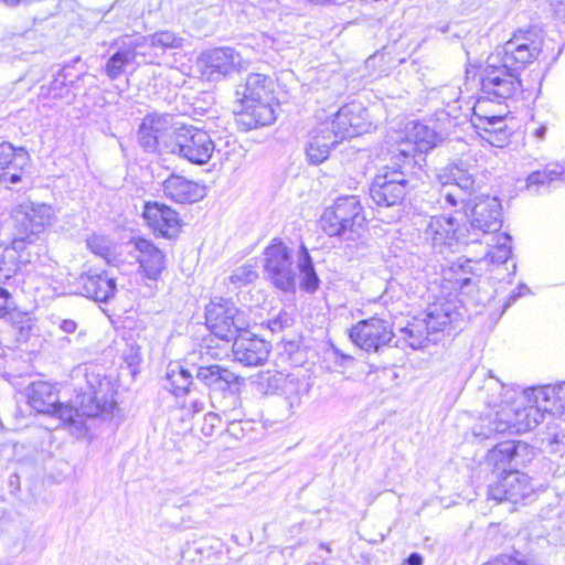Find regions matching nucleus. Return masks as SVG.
<instances>
[{
	"label": "nucleus",
	"instance_id": "1",
	"mask_svg": "<svg viewBox=\"0 0 565 565\" xmlns=\"http://www.w3.org/2000/svg\"><path fill=\"white\" fill-rule=\"evenodd\" d=\"M441 189L438 203L443 209L455 207L452 214L431 216L425 228V237L439 254L452 252L460 243L475 242L469 230L463 228L466 207L475 192V178L466 163L449 164L440 175Z\"/></svg>",
	"mask_w": 565,
	"mask_h": 565
},
{
	"label": "nucleus",
	"instance_id": "2",
	"mask_svg": "<svg viewBox=\"0 0 565 565\" xmlns=\"http://www.w3.org/2000/svg\"><path fill=\"white\" fill-rule=\"evenodd\" d=\"M542 40L535 30H521L489 56L481 74V92L488 98L501 100L512 98L521 92L518 72L539 55Z\"/></svg>",
	"mask_w": 565,
	"mask_h": 565
},
{
	"label": "nucleus",
	"instance_id": "3",
	"mask_svg": "<svg viewBox=\"0 0 565 565\" xmlns=\"http://www.w3.org/2000/svg\"><path fill=\"white\" fill-rule=\"evenodd\" d=\"M264 273L268 280L280 290L294 291L298 269L300 287L307 292H315L319 287L312 258L303 244L297 252V266H294L292 249L281 241L274 239L263 253Z\"/></svg>",
	"mask_w": 565,
	"mask_h": 565
},
{
	"label": "nucleus",
	"instance_id": "4",
	"mask_svg": "<svg viewBox=\"0 0 565 565\" xmlns=\"http://www.w3.org/2000/svg\"><path fill=\"white\" fill-rule=\"evenodd\" d=\"M489 390L498 393L487 401L490 407L489 413L480 417L479 423L473 427L472 433L477 437L490 438L495 434L524 433L526 428V399L523 392L516 397V391L495 380Z\"/></svg>",
	"mask_w": 565,
	"mask_h": 565
},
{
	"label": "nucleus",
	"instance_id": "5",
	"mask_svg": "<svg viewBox=\"0 0 565 565\" xmlns=\"http://www.w3.org/2000/svg\"><path fill=\"white\" fill-rule=\"evenodd\" d=\"M320 225L331 237L354 242L366 232L363 206L355 195L338 198L321 215Z\"/></svg>",
	"mask_w": 565,
	"mask_h": 565
},
{
	"label": "nucleus",
	"instance_id": "6",
	"mask_svg": "<svg viewBox=\"0 0 565 565\" xmlns=\"http://www.w3.org/2000/svg\"><path fill=\"white\" fill-rule=\"evenodd\" d=\"M454 315L451 303H434L427 309L425 318H414L399 330L397 342L404 341L413 350L424 349L429 342L438 341V332L452 322Z\"/></svg>",
	"mask_w": 565,
	"mask_h": 565
},
{
	"label": "nucleus",
	"instance_id": "7",
	"mask_svg": "<svg viewBox=\"0 0 565 565\" xmlns=\"http://www.w3.org/2000/svg\"><path fill=\"white\" fill-rule=\"evenodd\" d=\"M55 212L52 205L24 201L10 211V218L15 231L13 239H22L24 247L33 245L47 226L52 224Z\"/></svg>",
	"mask_w": 565,
	"mask_h": 565
},
{
	"label": "nucleus",
	"instance_id": "8",
	"mask_svg": "<svg viewBox=\"0 0 565 565\" xmlns=\"http://www.w3.org/2000/svg\"><path fill=\"white\" fill-rule=\"evenodd\" d=\"M206 326L211 332L227 342L249 328L247 315L226 299L212 300L205 311Z\"/></svg>",
	"mask_w": 565,
	"mask_h": 565
},
{
	"label": "nucleus",
	"instance_id": "9",
	"mask_svg": "<svg viewBox=\"0 0 565 565\" xmlns=\"http://www.w3.org/2000/svg\"><path fill=\"white\" fill-rule=\"evenodd\" d=\"M181 141L179 157L198 166L207 163L213 153L220 157V160H230V151H223L216 146L211 136L194 126H181Z\"/></svg>",
	"mask_w": 565,
	"mask_h": 565
},
{
	"label": "nucleus",
	"instance_id": "10",
	"mask_svg": "<svg viewBox=\"0 0 565 565\" xmlns=\"http://www.w3.org/2000/svg\"><path fill=\"white\" fill-rule=\"evenodd\" d=\"M198 65L209 81H220L248 67V61L230 46L216 47L203 52Z\"/></svg>",
	"mask_w": 565,
	"mask_h": 565
},
{
	"label": "nucleus",
	"instance_id": "11",
	"mask_svg": "<svg viewBox=\"0 0 565 565\" xmlns=\"http://www.w3.org/2000/svg\"><path fill=\"white\" fill-rule=\"evenodd\" d=\"M409 180L401 168L385 167L373 179L370 195L379 206H394L404 200Z\"/></svg>",
	"mask_w": 565,
	"mask_h": 565
},
{
	"label": "nucleus",
	"instance_id": "12",
	"mask_svg": "<svg viewBox=\"0 0 565 565\" xmlns=\"http://www.w3.org/2000/svg\"><path fill=\"white\" fill-rule=\"evenodd\" d=\"M350 340L366 352H379L386 348L395 337L388 320L371 317L352 326Z\"/></svg>",
	"mask_w": 565,
	"mask_h": 565
},
{
	"label": "nucleus",
	"instance_id": "13",
	"mask_svg": "<svg viewBox=\"0 0 565 565\" xmlns=\"http://www.w3.org/2000/svg\"><path fill=\"white\" fill-rule=\"evenodd\" d=\"M533 491L530 477L515 469L504 472L497 482L489 486V495L499 502L518 503L530 498Z\"/></svg>",
	"mask_w": 565,
	"mask_h": 565
},
{
	"label": "nucleus",
	"instance_id": "14",
	"mask_svg": "<svg viewBox=\"0 0 565 565\" xmlns=\"http://www.w3.org/2000/svg\"><path fill=\"white\" fill-rule=\"evenodd\" d=\"M114 390L109 380L98 381V385H90L88 391L77 395L76 405L82 417H96L110 414L115 407Z\"/></svg>",
	"mask_w": 565,
	"mask_h": 565
},
{
	"label": "nucleus",
	"instance_id": "15",
	"mask_svg": "<svg viewBox=\"0 0 565 565\" xmlns=\"http://www.w3.org/2000/svg\"><path fill=\"white\" fill-rule=\"evenodd\" d=\"M471 210V228L483 234L498 232L502 224L499 200L489 195L478 196Z\"/></svg>",
	"mask_w": 565,
	"mask_h": 565
},
{
	"label": "nucleus",
	"instance_id": "16",
	"mask_svg": "<svg viewBox=\"0 0 565 565\" xmlns=\"http://www.w3.org/2000/svg\"><path fill=\"white\" fill-rule=\"evenodd\" d=\"M29 153L23 148H14L9 142L0 143V184L9 188L20 182L25 173Z\"/></svg>",
	"mask_w": 565,
	"mask_h": 565
},
{
	"label": "nucleus",
	"instance_id": "17",
	"mask_svg": "<svg viewBox=\"0 0 565 565\" xmlns=\"http://www.w3.org/2000/svg\"><path fill=\"white\" fill-rule=\"evenodd\" d=\"M143 217L152 231L163 237L173 238L180 232L181 223L178 213L164 204L146 203Z\"/></svg>",
	"mask_w": 565,
	"mask_h": 565
},
{
	"label": "nucleus",
	"instance_id": "18",
	"mask_svg": "<svg viewBox=\"0 0 565 565\" xmlns=\"http://www.w3.org/2000/svg\"><path fill=\"white\" fill-rule=\"evenodd\" d=\"M239 333L233 341L234 360L246 366H257L265 363L269 355V344L258 337H246Z\"/></svg>",
	"mask_w": 565,
	"mask_h": 565
},
{
	"label": "nucleus",
	"instance_id": "19",
	"mask_svg": "<svg viewBox=\"0 0 565 565\" xmlns=\"http://www.w3.org/2000/svg\"><path fill=\"white\" fill-rule=\"evenodd\" d=\"M523 398L529 403H539L546 414L561 415L565 412V382L526 388Z\"/></svg>",
	"mask_w": 565,
	"mask_h": 565
},
{
	"label": "nucleus",
	"instance_id": "20",
	"mask_svg": "<svg viewBox=\"0 0 565 565\" xmlns=\"http://www.w3.org/2000/svg\"><path fill=\"white\" fill-rule=\"evenodd\" d=\"M130 254L137 259L145 276L157 280L164 269V255L150 241L138 238L132 242Z\"/></svg>",
	"mask_w": 565,
	"mask_h": 565
},
{
	"label": "nucleus",
	"instance_id": "21",
	"mask_svg": "<svg viewBox=\"0 0 565 565\" xmlns=\"http://www.w3.org/2000/svg\"><path fill=\"white\" fill-rule=\"evenodd\" d=\"M162 191L166 198L181 204L198 202L205 195L204 186L175 174L163 181Z\"/></svg>",
	"mask_w": 565,
	"mask_h": 565
},
{
	"label": "nucleus",
	"instance_id": "22",
	"mask_svg": "<svg viewBox=\"0 0 565 565\" xmlns=\"http://www.w3.org/2000/svg\"><path fill=\"white\" fill-rule=\"evenodd\" d=\"M271 102L262 100L239 104L241 108L236 113L237 122L248 130L273 124L276 116Z\"/></svg>",
	"mask_w": 565,
	"mask_h": 565
},
{
	"label": "nucleus",
	"instance_id": "23",
	"mask_svg": "<svg viewBox=\"0 0 565 565\" xmlns=\"http://www.w3.org/2000/svg\"><path fill=\"white\" fill-rule=\"evenodd\" d=\"M274 83L270 77L259 74H249L245 83L237 86L236 98L239 104L249 102L273 100Z\"/></svg>",
	"mask_w": 565,
	"mask_h": 565
},
{
	"label": "nucleus",
	"instance_id": "24",
	"mask_svg": "<svg viewBox=\"0 0 565 565\" xmlns=\"http://www.w3.org/2000/svg\"><path fill=\"white\" fill-rule=\"evenodd\" d=\"M83 292L96 301L106 302L115 296L116 281L107 271L83 274L79 278Z\"/></svg>",
	"mask_w": 565,
	"mask_h": 565
},
{
	"label": "nucleus",
	"instance_id": "25",
	"mask_svg": "<svg viewBox=\"0 0 565 565\" xmlns=\"http://www.w3.org/2000/svg\"><path fill=\"white\" fill-rule=\"evenodd\" d=\"M407 141L398 149L405 159L414 158L415 152H427L437 145V134L428 126L414 124L407 136Z\"/></svg>",
	"mask_w": 565,
	"mask_h": 565
},
{
	"label": "nucleus",
	"instance_id": "26",
	"mask_svg": "<svg viewBox=\"0 0 565 565\" xmlns=\"http://www.w3.org/2000/svg\"><path fill=\"white\" fill-rule=\"evenodd\" d=\"M196 380L214 392H226L238 383V376L227 367L218 364L212 367L199 365Z\"/></svg>",
	"mask_w": 565,
	"mask_h": 565
},
{
	"label": "nucleus",
	"instance_id": "27",
	"mask_svg": "<svg viewBox=\"0 0 565 565\" xmlns=\"http://www.w3.org/2000/svg\"><path fill=\"white\" fill-rule=\"evenodd\" d=\"M114 46H116V51L108 57L104 67L105 74L111 81L122 76L128 67L136 70L140 65V62L135 61L134 54L122 38L116 41Z\"/></svg>",
	"mask_w": 565,
	"mask_h": 565
},
{
	"label": "nucleus",
	"instance_id": "28",
	"mask_svg": "<svg viewBox=\"0 0 565 565\" xmlns=\"http://www.w3.org/2000/svg\"><path fill=\"white\" fill-rule=\"evenodd\" d=\"M25 249L22 239H12L8 246L0 245V278H10L20 265L31 263L30 254L24 256Z\"/></svg>",
	"mask_w": 565,
	"mask_h": 565
},
{
	"label": "nucleus",
	"instance_id": "29",
	"mask_svg": "<svg viewBox=\"0 0 565 565\" xmlns=\"http://www.w3.org/2000/svg\"><path fill=\"white\" fill-rule=\"evenodd\" d=\"M26 396L30 406L42 414L54 412L55 405L58 402L55 387L44 381L33 382L28 387Z\"/></svg>",
	"mask_w": 565,
	"mask_h": 565
},
{
	"label": "nucleus",
	"instance_id": "30",
	"mask_svg": "<svg viewBox=\"0 0 565 565\" xmlns=\"http://www.w3.org/2000/svg\"><path fill=\"white\" fill-rule=\"evenodd\" d=\"M193 377L195 376L185 361L170 362L166 371L164 387L175 396H183L189 392Z\"/></svg>",
	"mask_w": 565,
	"mask_h": 565
},
{
	"label": "nucleus",
	"instance_id": "31",
	"mask_svg": "<svg viewBox=\"0 0 565 565\" xmlns=\"http://www.w3.org/2000/svg\"><path fill=\"white\" fill-rule=\"evenodd\" d=\"M337 139L334 136L319 131V125L315 128L310 142L306 148L308 160L313 164L323 162L330 153V149L334 147Z\"/></svg>",
	"mask_w": 565,
	"mask_h": 565
},
{
	"label": "nucleus",
	"instance_id": "32",
	"mask_svg": "<svg viewBox=\"0 0 565 565\" xmlns=\"http://www.w3.org/2000/svg\"><path fill=\"white\" fill-rule=\"evenodd\" d=\"M491 98L480 97L473 107L472 124L479 130H488L489 125H501L505 117V109L500 108L498 111H491Z\"/></svg>",
	"mask_w": 565,
	"mask_h": 565
},
{
	"label": "nucleus",
	"instance_id": "33",
	"mask_svg": "<svg viewBox=\"0 0 565 565\" xmlns=\"http://www.w3.org/2000/svg\"><path fill=\"white\" fill-rule=\"evenodd\" d=\"M136 62L153 63L160 55L150 35H125L122 36Z\"/></svg>",
	"mask_w": 565,
	"mask_h": 565
},
{
	"label": "nucleus",
	"instance_id": "34",
	"mask_svg": "<svg viewBox=\"0 0 565 565\" xmlns=\"http://www.w3.org/2000/svg\"><path fill=\"white\" fill-rule=\"evenodd\" d=\"M351 114L352 113L344 109V106L341 107L332 120L319 124V131L334 136L338 142L343 139L352 138V128L349 127V124L351 122L350 118H348Z\"/></svg>",
	"mask_w": 565,
	"mask_h": 565
},
{
	"label": "nucleus",
	"instance_id": "35",
	"mask_svg": "<svg viewBox=\"0 0 565 565\" xmlns=\"http://www.w3.org/2000/svg\"><path fill=\"white\" fill-rule=\"evenodd\" d=\"M181 127H172L168 124L166 118L161 117V129L159 132V140H157L156 153H171L179 154L181 145Z\"/></svg>",
	"mask_w": 565,
	"mask_h": 565
},
{
	"label": "nucleus",
	"instance_id": "36",
	"mask_svg": "<svg viewBox=\"0 0 565 565\" xmlns=\"http://www.w3.org/2000/svg\"><path fill=\"white\" fill-rule=\"evenodd\" d=\"M161 129V117H146L138 130V140L147 152L156 153Z\"/></svg>",
	"mask_w": 565,
	"mask_h": 565
},
{
	"label": "nucleus",
	"instance_id": "37",
	"mask_svg": "<svg viewBox=\"0 0 565 565\" xmlns=\"http://www.w3.org/2000/svg\"><path fill=\"white\" fill-rule=\"evenodd\" d=\"M565 181V167L548 164L543 170L532 172L526 179L529 190L533 186L545 185L554 181Z\"/></svg>",
	"mask_w": 565,
	"mask_h": 565
},
{
	"label": "nucleus",
	"instance_id": "38",
	"mask_svg": "<svg viewBox=\"0 0 565 565\" xmlns=\"http://www.w3.org/2000/svg\"><path fill=\"white\" fill-rule=\"evenodd\" d=\"M471 263V259L461 258L450 263L443 269L444 278L450 282L459 285L460 287L468 285L471 280L468 276L472 269Z\"/></svg>",
	"mask_w": 565,
	"mask_h": 565
},
{
	"label": "nucleus",
	"instance_id": "39",
	"mask_svg": "<svg viewBox=\"0 0 565 565\" xmlns=\"http://www.w3.org/2000/svg\"><path fill=\"white\" fill-rule=\"evenodd\" d=\"M307 393L308 388L306 387L305 383L300 379L291 375L280 391V394L285 397L291 412L301 405L302 396Z\"/></svg>",
	"mask_w": 565,
	"mask_h": 565
},
{
	"label": "nucleus",
	"instance_id": "40",
	"mask_svg": "<svg viewBox=\"0 0 565 565\" xmlns=\"http://www.w3.org/2000/svg\"><path fill=\"white\" fill-rule=\"evenodd\" d=\"M503 452L511 454V469L525 466L534 458V448L524 441L511 440L503 446Z\"/></svg>",
	"mask_w": 565,
	"mask_h": 565
},
{
	"label": "nucleus",
	"instance_id": "41",
	"mask_svg": "<svg viewBox=\"0 0 565 565\" xmlns=\"http://www.w3.org/2000/svg\"><path fill=\"white\" fill-rule=\"evenodd\" d=\"M345 110L352 113L348 116L350 118L349 127L352 128V137L359 136L369 130L371 124L367 120V114L361 104L351 103L344 106Z\"/></svg>",
	"mask_w": 565,
	"mask_h": 565
},
{
	"label": "nucleus",
	"instance_id": "42",
	"mask_svg": "<svg viewBox=\"0 0 565 565\" xmlns=\"http://www.w3.org/2000/svg\"><path fill=\"white\" fill-rule=\"evenodd\" d=\"M289 376L277 370L266 371L259 374L258 384L266 394H276L280 393Z\"/></svg>",
	"mask_w": 565,
	"mask_h": 565
},
{
	"label": "nucleus",
	"instance_id": "43",
	"mask_svg": "<svg viewBox=\"0 0 565 565\" xmlns=\"http://www.w3.org/2000/svg\"><path fill=\"white\" fill-rule=\"evenodd\" d=\"M495 238L497 245L486 253V259L493 264H503L511 255L510 236L507 234H498Z\"/></svg>",
	"mask_w": 565,
	"mask_h": 565
},
{
	"label": "nucleus",
	"instance_id": "44",
	"mask_svg": "<svg viewBox=\"0 0 565 565\" xmlns=\"http://www.w3.org/2000/svg\"><path fill=\"white\" fill-rule=\"evenodd\" d=\"M50 414L56 416L67 425L81 427L84 423V418L82 417L81 412H78L77 405L71 406L68 404H61L57 402L54 412H51Z\"/></svg>",
	"mask_w": 565,
	"mask_h": 565
},
{
	"label": "nucleus",
	"instance_id": "45",
	"mask_svg": "<svg viewBox=\"0 0 565 565\" xmlns=\"http://www.w3.org/2000/svg\"><path fill=\"white\" fill-rule=\"evenodd\" d=\"M511 444V440L499 443L495 445L487 456V462L492 465L495 469L502 470L503 473L508 472L507 468H511V454L503 452V446Z\"/></svg>",
	"mask_w": 565,
	"mask_h": 565
},
{
	"label": "nucleus",
	"instance_id": "46",
	"mask_svg": "<svg viewBox=\"0 0 565 565\" xmlns=\"http://www.w3.org/2000/svg\"><path fill=\"white\" fill-rule=\"evenodd\" d=\"M65 75L63 72H58L55 78L50 83L47 87H41V95L46 98L62 99L67 96L70 89L65 83Z\"/></svg>",
	"mask_w": 565,
	"mask_h": 565
},
{
	"label": "nucleus",
	"instance_id": "47",
	"mask_svg": "<svg viewBox=\"0 0 565 565\" xmlns=\"http://www.w3.org/2000/svg\"><path fill=\"white\" fill-rule=\"evenodd\" d=\"M150 36L160 54H162L167 49H177L182 45V39L170 31H159Z\"/></svg>",
	"mask_w": 565,
	"mask_h": 565
},
{
	"label": "nucleus",
	"instance_id": "48",
	"mask_svg": "<svg viewBox=\"0 0 565 565\" xmlns=\"http://www.w3.org/2000/svg\"><path fill=\"white\" fill-rule=\"evenodd\" d=\"M257 277L258 274L255 267L250 264H246L233 270L228 279L232 285L238 288L255 281Z\"/></svg>",
	"mask_w": 565,
	"mask_h": 565
},
{
	"label": "nucleus",
	"instance_id": "49",
	"mask_svg": "<svg viewBox=\"0 0 565 565\" xmlns=\"http://www.w3.org/2000/svg\"><path fill=\"white\" fill-rule=\"evenodd\" d=\"M11 332L15 335L17 341L26 340L29 332L31 331V319L20 313L11 316Z\"/></svg>",
	"mask_w": 565,
	"mask_h": 565
},
{
	"label": "nucleus",
	"instance_id": "50",
	"mask_svg": "<svg viewBox=\"0 0 565 565\" xmlns=\"http://www.w3.org/2000/svg\"><path fill=\"white\" fill-rule=\"evenodd\" d=\"M488 127V130H482L484 132V135H481L482 138L492 146L501 147V145L508 139L504 119H502L501 125H489Z\"/></svg>",
	"mask_w": 565,
	"mask_h": 565
},
{
	"label": "nucleus",
	"instance_id": "51",
	"mask_svg": "<svg viewBox=\"0 0 565 565\" xmlns=\"http://www.w3.org/2000/svg\"><path fill=\"white\" fill-rule=\"evenodd\" d=\"M545 414L546 412L539 403H526V423L523 425L526 431L540 425L544 420Z\"/></svg>",
	"mask_w": 565,
	"mask_h": 565
},
{
	"label": "nucleus",
	"instance_id": "52",
	"mask_svg": "<svg viewBox=\"0 0 565 565\" xmlns=\"http://www.w3.org/2000/svg\"><path fill=\"white\" fill-rule=\"evenodd\" d=\"M87 247L96 255L107 258L110 254L109 241L100 235H93L87 238Z\"/></svg>",
	"mask_w": 565,
	"mask_h": 565
},
{
	"label": "nucleus",
	"instance_id": "53",
	"mask_svg": "<svg viewBox=\"0 0 565 565\" xmlns=\"http://www.w3.org/2000/svg\"><path fill=\"white\" fill-rule=\"evenodd\" d=\"M184 361L188 364L189 370L193 373V375L195 377H196L195 369L199 367V365L204 366V367H212L215 365V364L210 363L209 352H206L205 354H203L201 351L199 353H195V352L191 353L186 356V359Z\"/></svg>",
	"mask_w": 565,
	"mask_h": 565
},
{
	"label": "nucleus",
	"instance_id": "54",
	"mask_svg": "<svg viewBox=\"0 0 565 565\" xmlns=\"http://www.w3.org/2000/svg\"><path fill=\"white\" fill-rule=\"evenodd\" d=\"M220 427H221V417L215 413H207L203 417V422L200 427V430L205 437H211L216 433V430Z\"/></svg>",
	"mask_w": 565,
	"mask_h": 565
},
{
	"label": "nucleus",
	"instance_id": "55",
	"mask_svg": "<svg viewBox=\"0 0 565 565\" xmlns=\"http://www.w3.org/2000/svg\"><path fill=\"white\" fill-rule=\"evenodd\" d=\"M124 359L129 366H137L142 360L141 348L138 344H129L124 351Z\"/></svg>",
	"mask_w": 565,
	"mask_h": 565
},
{
	"label": "nucleus",
	"instance_id": "56",
	"mask_svg": "<svg viewBox=\"0 0 565 565\" xmlns=\"http://www.w3.org/2000/svg\"><path fill=\"white\" fill-rule=\"evenodd\" d=\"M216 146H220L223 151H230V157L239 148L236 139L230 136L225 137L224 139H220Z\"/></svg>",
	"mask_w": 565,
	"mask_h": 565
},
{
	"label": "nucleus",
	"instance_id": "57",
	"mask_svg": "<svg viewBox=\"0 0 565 565\" xmlns=\"http://www.w3.org/2000/svg\"><path fill=\"white\" fill-rule=\"evenodd\" d=\"M10 298V292L0 287V317H3L8 312Z\"/></svg>",
	"mask_w": 565,
	"mask_h": 565
},
{
	"label": "nucleus",
	"instance_id": "58",
	"mask_svg": "<svg viewBox=\"0 0 565 565\" xmlns=\"http://www.w3.org/2000/svg\"><path fill=\"white\" fill-rule=\"evenodd\" d=\"M60 329L65 333H74L77 329V323L72 319H64L60 322Z\"/></svg>",
	"mask_w": 565,
	"mask_h": 565
},
{
	"label": "nucleus",
	"instance_id": "59",
	"mask_svg": "<svg viewBox=\"0 0 565 565\" xmlns=\"http://www.w3.org/2000/svg\"><path fill=\"white\" fill-rule=\"evenodd\" d=\"M408 565H422L423 557L418 553H412L407 558Z\"/></svg>",
	"mask_w": 565,
	"mask_h": 565
},
{
	"label": "nucleus",
	"instance_id": "60",
	"mask_svg": "<svg viewBox=\"0 0 565 565\" xmlns=\"http://www.w3.org/2000/svg\"><path fill=\"white\" fill-rule=\"evenodd\" d=\"M190 407H191V413L195 414V413H199V412L203 411L204 403L201 402V401L195 399V401L191 402Z\"/></svg>",
	"mask_w": 565,
	"mask_h": 565
},
{
	"label": "nucleus",
	"instance_id": "61",
	"mask_svg": "<svg viewBox=\"0 0 565 565\" xmlns=\"http://www.w3.org/2000/svg\"><path fill=\"white\" fill-rule=\"evenodd\" d=\"M545 134H546V127L545 126H540V127H537L533 131V136L536 137L540 140H542L545 137Z\"/></svg>",
	"mask_w": 565,
	"mask_h": 565
},
{
	"label": "nucleus",
	"instance_id": "62",
	"mask_svg": "<svg viewBox=\"0 0 565 565\" xmlns=\"http://www.w3.org/2000/svg\"><path fill=\"white\" fill-rule=\"evenodd\" d=\"M231 413H232V414H228V415H227V414H225V415L227 416V419H232V420H234V422L239 420L238 416H239L241 414H238V413L236 412V409H235V408H233Z\"/></svg>",
	"mask_w": 565,
	"mask_h": 565
},
{
	"label": "nucleus",
	"instance_id": "63",
	"mask_svg": "<svg viewBox=\"0 0 565 565\" xmlns=\"http://www.w3.org/2000/svg\"><path fill=\"white\" fill-rule=\"evenodd\" d=\"M557 6H558V8H557L558 13H561L565 17V3H557Z\"/></svg>",
	"mask_w": 565,
	"mask_h": 565
},
{
	"label": "nucleus",
	"instance_id": "64",
	"mask_svg": "<svg viewBox=\"0 0 565 565\" xmlns=\"http://www.w3.org/2000/svg\"><path fill=\"white\" fill-rule=\"evenodd\" d=\"M7 6L13 7L19 3L20 0H3Z\"/></svg>",
	"mask_w": 565,
	"mask_h": 565
}]
</instances>
